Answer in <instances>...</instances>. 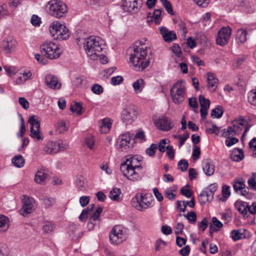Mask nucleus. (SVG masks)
<instances>
[{
	"instance_id": "1",
	"label": "nucleus",
	"mask_w": 256,
	"mask_h": 256,
	"mask_svg": "<svg viewBox=\"0 0 256 256\" xmlns=\"http://www.w3.org/2000/svg\"><path fill=\"white\" fill-rule=\"evenodd\" d=\"M152 58V52L149 47L132 48V52L130 54V60L138 70H142L149 66Z\"/></svg>"
},
{
	"instance_id": "2",
	"label": "nucleus",
	"mask_w": 256,
	"mask_h": 256,
	"mask_svg": "<svg viewBox=\"0 0 256 256\" xmlns=\"http://www.w3.org/2000/svg\"><path fill=\"white\" fill-rule=\"evenodd\" d=\"M140 161L137 156H128L126 160L121 164L120 171L129 180L135 182L141 178L139 174L135 170L136 169H142V166L138 164Z\"/></svg>"
},
{
	"instance_id": "3",
	"label": "nucleus",
	"mask_w": 256,
	"mask_h": 256,
	"mask_svg": "<svg viewBox=\"0 0 256 256\" xmlns=\"http://www.w3.org/2000/svg\"><path fill=\"white\" fill-rule=\"evenodd\" d=\"M42 54L50 60L56 59L60 57L62 51L58 46L50 41H46L40 46Z\"/></svg>"
},
{
	"instance_id": "4",
	"label": "nucleus",
	"mask_w": 256,
	"mask_h": 256,
	"mask_svg": "<svg viewBox=\"0 0 256 256\" xmlns=\"http://www.w3.org/2000/svg\"><path fill=\"white\" fill-rule=\"evenodd\" d=\"M50 32L54 39L66 40L70 36V32L66 26L58 21H55L50 26Z\"/></svg>"
},
{
	"instance_id": "5",
	"label": "nucleus",
	"mask_w": 256,
	"mask_h": 256,
	"mask_svg": "<svg viewBox=\"0 0 256 256\" xmlns=\"http://www.w3.org/2000/svg\"><path fill=\"white\" fill-rule=\"evenodd\" d=\"M83 44L85 51L88 56L98 55V53L102 52V50L98 38L94 36H90L84 39Z\"/></svg>"
},
{
	"instance_id": "6",
	"label": "nucleus",
	"mask_w": 256,
	"mask_h": 256,
	"mask_svg": "<svg viewBox=\"0 0 256 256\" xmlns=\"http://www.w3.org/2000/svg\"><path fill=\"white\" fill-rule=\"evenodd\" d=\"M50 14L56 18L64 16L68 12L66 4L60 0H51L48 3Z\"/></svg>"
},
{
	"instance_id": "7",
	"label": "nucleus",
	"mask_w": 256,
	"mask_h": 256,
	"mask_svg": "<svg viewBox=\"0 0 256 256\" xmlns=\"http://www.w3.org/2000/svg\"><path fill=\"white\" fill-rule=\"evenodd\" d=\"M171 98L175 104H179L184 100L185 89L182 81L179 80L172 85L170 90Z\"/></svg>"
},
{
	"instance_id": "8",
	"label": "nucleus",
	"mask_w": 256,
	"mask_h": 256,
	"mask_svg": "<svg viewBox=\"0 0 256 256\" xmlns=\"http://www.w3.org/2000/svg\"><path fill=\"white\" fill-rule=\"evenodd\" d=\"M109 237L112 244H118L126 240L128 238V234L124 230L122 226L116 225L112 228Z\"/></svg>"
},
{
	"instance_id": "9",
	"label": "nucleus",
	"mask_w": 256,
	"mask_h": 256,
	"mask_svg": "<svg viewBox=\"0 0 256 256\" xmlns=\"http://www.w3.org/2000/svg\"><path fill=\"white\" fill-rule=\"evenodd\" d=\"M132 206L140 211H144L151 207V202L147 200L146 195L138 193L131 200Z\"/></svg>"
},
{
	"instance_id": "10",
	"label": "nucleus",
	"mask_w": 256,
	"mask_h": 256,
	"mask_svg": "<svg viewBox=\"0 0 256 256\" xmlns=\"http://www.w3.org/2000/svg\"><path fill=\"white\" fill-rule=\"evenodd\" d=\"M36 118V116H32L28 120V122L30 124V136L36 140H40L44 136L40 131V122Z\"/></svg>"
},
{
	"instance_id": "11",
	"label": "nucleus",
	"mask_w": 256,
	"mask_h": 256,
	"mask_svg": "<svg viewBox=\"0 0 256 256\" xmlns=\"http://www.w3.org/2000/svg\"><path fill=\"white\" fill-rule=\"evenodd\" d=\"M232 34V30L229 26L222 28L218 32L216 38V44L224 46L228 42Z\"/></svg>"
},
{
	"instance_id": "12",
	"label": "nucleus",
	"mask_w": 256,
	"mask_h": 256,
	"mask_svg": "<svg viewBox=\"0 0 256 256\" xmlns=\"http://www.w3.org/2000/svg\"><path fill=\"white\" fill-rule=\"evenodd\" d=\"M142 4L141 0H123L122 6L125 11L136 14L139 11Z\"/></svg>"
},
{
	"instance_id": "13",
	"label": "nucleus",
	"mask_w": 256,
	"mask_h": 256,
	"mask_svg": "<svg viewBox=\"0 0 256 256\" xmlns=\"http://www.w3.org/2000/svg\"><path fill=\"white\" fill-rule=\"evenodd\" d=\"M137 112L132 107H128L124 109L122 114V120L126 124H130L136 118Z\"/></svg>"
},
{
	"instance_id": "14",
	"label": "nucleus",
	"mask_w": 256,
	"mask_h": 256,
	"mask_svg": "<svg viewBox=\"0 0 256 256\" xmlns=\"http://www.w3.org/2000/svg\"><path fill=\"white\" fill-rule=\"evenodd\" d=\"M33 199L27 196H24L22 200L23 206L20 210V212L24 216H26L29 214H30L33 210L34 204Z\"/></svg>"
},
{
	"instance_id": "15",
	"label": "nucleus",
	"mask_w": 256,
	"mask_h": 256,
	"mask_svg": "<svg viewBox=\"0 0 256 256\" xmlns=\"http://www.w3.org/2000/svg\"><path fill=\"white\" fill-rule=\"evenodd\" d=\"M132 138H133V134H130L129 132L122 134L119 136V148L121 150H126L130 146V141Z\"/></svg>"
},
{
	"instance_id": "16",
	"label": "nucleus",
	"mask_w": 256,
	"mask_h": 256,
	"mask_svg": "<svg viewBox=\"0 0 256 256\" xmlns=\"http://www.w3.org/2000/svg\"><path fill=\"white\" fill-rule=\"evenodd\" d=\"M45 84L50 88L58 90L61 88V83L58 78L52 74H48L45 77Z\"/></svg>"
},
{
	"instance_id": "17",
	"label": "nucleus",
	"mask_w": 256,
	"mask_h": 256,
	"mask_svg": "<svg viewBox=\"0 0 256 256\" xmlns=\"http://www.w3.org/2000/svg\"><path fill=\"white\" fill-rule=\"evenodd\" d=\"M160 31L164 40L167 42H172L176 39V34L174 31L169 30L164 26L160 27Z\"/></svg>"
},
{
	"instance_id": "18",
	"label": "nucleus",
	"mask_w": 256,
	"mask_h": 256,
	"mask_svg": "<svg viewBox=\"0 0 256 256\" xmlns=\"http://www.w3.org/2000/svg\"><path fill=\"white\" fill-rule=\"evenodd\" d=\"M154 124L159 130L163 131H168L172 128L170 120L166 118L155 122Z\"/></svg>"
},
{
	"instance_id": "19",
	"label": "nucleus",
	"mask_w": 256,
	"mask_h": 256,
	"mask_svg": "<svg viewBox=\"0 0 256 256\" xmlns=\"http://www.w3.org/2000/svg\"><path fill=\"white\" fill-rule=\"evenodd\" d=\"M2 50L6 53H10L16 47V42L12 38H7L2 41Z\"/></svg>"
},
{
	"instance_id": "20",
	"label": "nucleus",
	"mask_w": 256,
	"mask_h": 256,
	"mask_svg": "<svg viewBox=\"0 0 256 256\" xmlns=\"http://www.w3.org/2000/svg\"><path fill=\"white\" fill-rule=\"evenodd\" d=\"M218 80L216 76L212 72L208 73L207 86L211 92H214L217 88Z\"/></svg>"
},
{
	"instance_id": "21",
	"label": "nucleus",
	"mask_w": 256,
	"mask_h": 256,
	"mask_svg": "<svg viewBox=\"0 0 256 256\" xmlns=\"http://www.w3.org/2000/svg\"><path fill=\"white\" fill-rule=\"evenodd\" d=\"M202 170L206 176H211L214 174L215 166L212 160H206L202 162Z\"/></svg>"
},
{
	"instance_id": "22",
	"label": "nucleus",
	"mask_w": 256,
	"mask_h": 256,
	"mask_svg": "<svg viewBox=\"0 0 256 256\" xmlns=\"http://www.w3.org/2000/svg\"><path fill=\"white\" fill-rule=\"evenodd\" d=\"M57 142L49 141L45 145L44 151L48 154H54L58 152Z\"/></svg>"
},
{
	"instance_id": "23",
	"label": "nucleus",
	"mask_w": 256,
	"mask_h": 256,
	"mask_svg": "<svg viewBox=\"0 0 256 256\" xmlns=\"http://www.w3.org/2000/svg\"><path fill=\"white\" fill-rule=\"evenodd\" d=\"M102 212V209L101 207L99 206L96 208V210L92 214V215L90 217L89 220V222L88 224V227L90 228H92V226L96 224V222L98 223L100 221V214Z\"/></svg>"
},
{
	"instance_id": "24",
	"label": "nucleus",
	"mask_w": 256,
	"mask_h": 256,
	"mask_svg": "<svg viewBox=\"0 0 256 256\" xmlns=\"http://www.w3.org/2000/svg\"><path fill=\"white\" fill-rule=\"evenodd\" d=\"M109 198L113 201L120 202L122 200V190L120 188H114L110 192Z\"/></svg>"
},
{
	"instance_id": "25",
	"label": "nucleus",
	"mask_w": 256,
	"mask_h": 256,
	"mask_svg": "<svg viewBox=\"0 0 256 256\" xmlns=\"http://www.w3.org/2000/svg\"><path fill=\"white\" fill-rule=\"evenodd\" d=\"M162 10L160 9H156L155 10L151 16V13H148L147 16L148 18H150V20H148V22H150L151 21H154V22L156 24H160L161 21V13Z\"/></svg>"
},
{
	"instance_id": "26",
	"label": "nucleus",
	"mask_w": 256,
	"mask_h": 256,
	"mask_svg": "<svg viewBox=\"0 0 256 256\" xmlns=\"http://www.w3.org/2000/svg\"><path fill=\"white\" fill-rule=\"evenodd\" d=\"M112 124V122L111 120L108 118H104L100 126V132L102 134L108 133L111 128Z\"/></svg>"
},
{
	"instance_id": "27",
	"label": "nucleus",
	"mask_w": 256,
	"mask_h": 256,
	"mask_svg": "<svg viewBox=\"0 0 256 256\" xmlns=\"http://www.w3.org/2000/svg\"><path fill=\"white\" fill-rule=\"evenodd\" d=\"M48 175L45 170L40 169L38 170L35 178L34 180L38 184H43L48 178Z\"/></svg>"
},
{
	"instance_id": "28",
	"label": "nucleus",
	"mask_w": 256,
	"mask_h": 256,
	"mask_svg": "<svg viewBox=\"0 0 256 256\" xmlns=\"http://www.w3.org/2000/svg\"><path fill=\"white\" fill-rule=\"evenodd\" d=\"M247 32L243 29L238 30L236 36V40L237 43L244 44L247 40Z\"/></svg>"
},
{
	"instance_id": "29",
	"label": "nucleus",
	"mask_w": 256,
	"mask_h": 256,
	"mask_svg": "<svg viewBox=\"0 0 256 256\" xmlns=\"http://www.w3.org/2000/svg\"><path fill=\"white\" fill-rule=\"evenodd\" d=\"M32 78V73L30 72H24L20 74V76L16 80V84H22L28 80H31Z\"/></svg>"
},
{
	"instance_id": "30",
	"label": "nucleus",
	"mask_w": 256,
	"mask_h": 256,
	"mask_svg": "<svg viewBox=\"0 0 256 256\" xmlns=\"http://www.w3.org/2000/svg\"><path fill=\"white\" fill-rule=\"evenodd\" d=\"M244 158L242 150L238 148H235L232 152V160L234 162H240Z\"/></svg>"
},
{
	"instance_id": "31",
	"label": "nucleus",
	"mask_w": 256,
	"mask_h": 256,
	"mask_svg": "<svg viewBox=\"0 0 256 256\" xmlns=\"http://www.w3.org/2000/svg\"><path fill=\"white\" fill-rule=\"evenodd\" d=\"M144 85L145 82L142 79L140 78L136 80L132 84L134 92L136 94L141 92L144 87Z\"/></svg>"
},
{
	"instance_id": "32",
	"label": "nucleus",
	"mask_w": 256,
	"mask_h": 256,
	"mask_svg": "<svg viewBox=\"0 0 256 256\" xmlns=\"http://www.w3.org/2000/svg\"><path fill=\"white\" fill-rule=\"evenodd\" d=\"M76 185L79 190L84 192L86 189V180L82 176H80L76 180Z\"/></svg>"
},
{
	"instance_id": "33",
	"label": "nucleus",
	"mask_w": 256,
	"mask_h": 256,
	"mask_svg": "<svg viewBox=\"0 0 256 256\" xmlns=\"http://www.w3.org/2000/svg\"><path fill=\"white\" fill-rule=\"evenodd\" d=\"M246 123V120H245L242 116H240L238 118L232 122L233 127L238 131L242 130V128H240V126H245Z\"/></svg>"
},
{
	"instance_id": "34",
	"label": "nucleus",
	"mask_w": 256,
	"mask_h": 256,
	"mask_svg": "<svg viewBox=\"0 0 256 256\" xmlns=\"http://www.w3.org/2000/svg\"><path fill=\"white\" fill-rule=\"evenodd\" d=\"M213 198H210L209 194L204 189L203 190L198 196V201L201 204L211 201Z\"/></svg>"
},
{
	"instance_id": "35",
	"label": "nucleus",
	"mask_w": 256,
	"mask_h": 256,
	"mask_svg": "<svg viewBox=\"0 0 256 256\" xmlns=\"http://www.w3.org/2000/svg\"><path fill=\"white\" fill-rule=\"evenodd\" d=\"M12 163L16 167L22 168L24 164L25 160L22 156L17 155L12 158Z\"/></svg>"
},
{
	"instance_id": "36",
	"label": "nucleus",
	"mask_w": 256,
	"mask_h": 256,
	"mask_svg": "<svg viewBox=\"0 0 256 256\" xmlns=\"http://www.w3.org/2000/svg\"><path fill=\"white\" fill-rule=\"evenodd\" d=\"M224 113V110L222 106H218L217 108L213 109L212 110L210 115L212 118H220Z\"/></svg>"
},
{
	"instance_id": "37",
	"label": "nucleus",
	"mask_w": 256,
	"mask_h": 256,
	"mask_svg": "<svg viewBox=\"0 0 256 256\" xmlns=\"http://www.w3.org/2000/svg\"><path fill=\"white\" fill-rule=\"evenodd\" d=\"M70 110L74 112H76L78 116H80L82 114V105L79 102H74L71 104Z\"/></svg>"
},
{
	"instance_id": "38",
	"label": "nucleus",
	"mask_w": 256,
	"mask_h": 256,
	"mask_svg": "<svg viewBox=\"0 0 256 256\" xmlns=\"http://www.w3.org/2000/svg\"><path fill=\"white\" fill-rule=\"evenodd\" d=\"M248 208V204L246 202H242L240 204L238 208V210L242 214L245 218H248V215L247 212V208Z\"/></svg>"
},
{
	"instance_id": "39",
	"label": "nucleus",
	"mask_w": 256,
	"mask_h": 256,
	"mask_svg": "<svg viewBox=\"0 0 256 256\" xmlns=\"http://www.w3.org/2000/svg\"><path fill=\"white\" fill-rule=\"evenodd\" d=\"M199 102L200 108L208 109L210 104L209 99L205 98L203 95H200L199 96Z\"/></svg>"
},
{
	"instance_id": "40",
	"label": "nucleus",
	"mask_w": 256,
	"mask_h": 256,
	"mask_svg": "<svg viewBox=\"0 0 256 256\" xmlns=\"http://www.w3.org/2000/svg\"><path fill=\"white\" fill-rule=\"evenodd\" d=\"M8 218L4 216L0 215V231L6 230L8 227Z\"/></svg>"
},
{
	"instance_id": "41",
	"label": "nucleus",
	"mask_w": 256,
	"mask_h": 256,
	"mask_svg": "<svg viewBox=\"0 0 256 256\" xmlns=\"http://www.w3.org/2000/svg\"><path fill=\"white\" fill-rule=\"evenodd\" d=\"M160 2L162 3L163 6L164 7L166 10L167 11L168 13L174 15V12L172 10V4L168 0H160Z\"/></svg>"
},
{
	"instance_id": "42",
	"label": "nucleus",
	"mask_w": 256,
	"mask_h": 256,
	"mask_svg": "<svg viewBox=\"0 0 256 256\" xmlns=\"http://www.w3.org/2000/svg\"><path fill=\"white\" fill-rule=\"evenodd\" d=\"M184 216L186 217L188 222L192 224H195L196 222V214L194 211H192L187 214H184Z\"/></svg>"
},
{
	"instance_id": "43",
	"label": "nucleus",
	"mask_w": 256,
	"mask_h": 256,
	"mask_svg": "<svg viewBox=\"0 0 256 256\" xmlns=\"http://www.w3.org/2000/svg\"><path fill=\"white\" fill-rule=\"evenodd\" d=\"M54 225L52 224L50 222H47L44 224L42 229L44 234H47L51 232L54 230Z\"/></svg>"
},
{
	"instance_id": "44",
	"label": "nucleus",
	"mask_w": 256,
	"mask_h": 256,
	"mask_svg": "<svg viewBox=\"0 0 256 256\" xmlns=\"http://www.w3.org/2000/svg\"><path fill=\"white\" fill-rule=\"evenodd\" d=\"M230 187L226 185L222 186V194L224 198H220V200L225 201L230 196Z\"/></svg>"
},
{
	"instance_id": "45",
	"label": "nucleus",
	"mask_w": 256,
	"mask_h": 256,
	"mask_svg": "<svg viewBox=\"0 0 256 256\" xmlns=\"http://www.w3.org/2000/svg\"><path fill=\"white\" fill-rule=\"evenodd\" d=\"M10 252V250L7 245L4 243L0 244V256H7Z\"/></svg>"
},
{
	"instance_id": "46",
	"label": "nucleus",
	"mask_w": 256,
	"mask_h": 256,
	"mask_svg": "<svg viewBox=\"0 0 256 256\" xmlns=\"http://www.w3.org/2000/svg\"><path fill=\"white\" fill-rule=\"evenodd\" d=\"M57 144L58 147V152L60 151H64L70 148V145L68 142L63 141L62 140H58L57 141Z\"/></svg>"
},
{
	"instance_id": "47",
	"label": "nucleus",
	"mask_w": 256,
	"mask_h": 256,
	"mask_svg": "<svg viewBox=\"0 0 256 256\" xmlns=\"http://www.w3.org/2000/svg\"><path fill=\"white\" fill-rule=\"evenodd\" d=\"M189 164L188 162L184 159L181 160L178 162V168L182 172H185L187 170Z\"/></svg>"
},
{
	"instance_id": "48",
	"label": "nucleus",
	"mask_w": 256,
	"mask_h": 256,
	"mask_svg": "<svg viewBox=\"0 0 256 256\" xmlns=\"http://www.w3.org/2000/svg\"><path fill=\"white\" fill-rule=\"evenodd\" d=\"M218 188L217 184H210L208 188H206L204 190L208 192L210 198H213L214 194L216 190Z\"/></svg>"
},
{
	"instance_id": "49",
	"label": "nucleus",
	"mask_w": 256,
	"mask_h": 256,
	"mask_svg": "<svg viewBox=\"0 0 256 256\" xmlns=\"http://www.w3.org/2000/svg\"><path fill=\"white\" fill-rule=\"evenodd\" d=\"M85 144L91 150L94 149L95 142L92 136H89L86 138Z\"/></svg>"
},
{
	"instance_id": "50",
	"label": "nucleus",
	"mask_w": 256,
	"mask_h": 256,
	"mask_svg": "<svg viewBox=\"0 0 256 256\" xmlns=\"http://www.w3.org/2000/svg\"><path fill=\"white\" fill-rule=\"evenodd\" d=\"M158 148V145L155 144H152L150 146L146 148V154L150 156H154L156 154V151Z\"/></svg>"
},
{
	"instance_id": "51",
	"label": "nucleus",
	"mask_w": 256,
	"mask_h": 256,
	"mask_svg": "<svg viewBox=\"0 0 256 256\" xmlns=\"http://www.w3.org/2000/svg\"><path fill=\"white\" fill-rule=\"evenodd\" d=\"M56 128L58 130H59L60 133L66 132L68 129L66 126V122L64 120H60L58 122Z\"/></svg>"
},
{
	"instance_id": "52",
	"label": "nucleus",
	"mask_w": 256,
	"mask_h": 256,
	"mask_svg": "<svg viewBox=\"0 0 256 256\" xmlns=\"http://www.w3.org/2000/svg\"><path fill=\"white\" fill-rule=\"evenodd\" d=\"M206 130L208 134H214L218 135L220 132V129L216 124H212V127L207 128Z\"/></svg>"
},
{
	"instance_id": "53",
	"label": "nucleus",
	"mask_w": 256,
	"mask_h": 256,
	"mask_svg": "<svg viewBox=\"0 0 256 256\" xmlns=\"http://www.w3.org/2000/svg\"><path fill=\"white\" fill-rule=\"evenodd\" d=\"M92 91L95 94H100L103 92V88L101 85L94 84L92 87Z\"/></svg>"
},
{
	"instance_id": "54",
	"label": "nucleus",
	"mask_w": 256,
	"mask_h": 256,
	"mask_svg": "<svg viewBox=\"0 0 256 256\" xmlns=\"http://www.w3.org/2000/svg\"><path fill=\"white\" fill-rule=\"evenodd\" d=\"M246 184L243 182H236L233 184V188L234 190L238 192L242 188H245Z\"/></svg>"
},
{
	"instance_id": "55",
	"label": "nucleus",
	"mask_w": 256,
	"mask_h": 256,
	"mask_svg": "<svg viewBox=\"0 0 256 256\" xmlns=\"http://www.w3.org/2000/svg\"><path fill=\"white\" fill-rule=\"evenodd\" d=\"M238 142V139L236 138L228 136L226 140V146L230 147L237 143Z\"/></svg>"
},
{
	"instance_id": "56",
	"label": "nucleus",
	"mask_w": 256,
	"mask_h": 256,
	"mask_svg": "<svg viewBox=\"0 0 256 256\" xmlns=\"http://www.w3.org/2000/svg\"><path fill=\"white\" fill-rule=\"evenodd\" d=\"M200 148L197 146H194L193 148V152L192 154L194 160H198L200 157Z\"/></svg>"
},
{
	"instance_id": "57",
	"label": "nucleus",
	"mask_w": 256,
	"mask_h": 256,
	"mask_svg": "<svg viewBox=\"0 0 256 256\" xmlns=\"http://www.w3.org/2000/svg\"><path fill=\"white\" fill-rule=\"evenodd\" d=\"M210 224L214 226V228L218 229V230H220V228L223 226L222 223L220 221L218 220L216 217H213L212 218V222H210Z\"/></svg>"
},
{
	"instance_id": "58",
	"label": "nucleus",
	"mask_w": 256,
	"mask_h": 256,
	"mask_svg": "<svg viewBox=\"0 0 256 256\" xmlns=\"http://www.w3.org/2000/svg\"><path fill=\"white\" fill-rule=\"evenodd\" d=\"M166 155L170 160H173L174 158V150L172 146L168 145L166 146Z\"/></svg>"
},
{
	"instance_id": "59",
	"label": "nucleus",
	"mask_w": 256,
	"mask_h": 256,
	"mask_svg": "<svg viewBox=\"0 0 256 256\" xmlns=\"http://www.w3.org/2000/svg\"><path fill=\"white\" fill-rule=\"evenodd\" d=\"M30 22L34 26H38L41 24L40 18H39L37 15L34 14L32 16Z\"/></svg>"
},
{
	"instance_id": "60",
	"label": "nucleus",
	"mask_w": 256,
	"mask_h": 256,
	"mask_svg": "<svg viewBox=\"0 0 256 256\" xmlns=\"http://www.w3.org/2000/svg\"><path fill=\"white\" fill-rule=\"evenodd\" d=\"M243 236V234L240 232V230H234L232 232V237L234 240H238L241 239Z\"/></svg>"
},
{
	"instance_id": "61",
	"label": "nucleus",
	"mask_w": 256,
	"mask_h": 256,
	"mask_svg": "<svg viewBox=\"0 0 256 256\" xmlns=\"http://www.w3.org/2000/svg\"><path fill=\"white\" fill-rule=\"evenodd\" d=\"M18 102L24 109L27 110L29 108V102L23 97H20Z\"/></svg>"
},
{
	"instance_id": "62",
	"label": "nucleus",
	"mask_w": 256,
	"mask_h": 256,
	"mask_svg": "<svg viewBox=\"0 0 256 256\" xmlns=\"http://www.w3.org/2000/svg\"><path fill=\"white\" fill-rule=\"evenodd\" d=\"M44 204L47 208H50L53 206L55 203V200L50 197H46L43 199Z\"/></svg>"
},
{
	"instance_id": "63",
	"label": "nucleus",
	"mask_w": 256,
	"mask_h": 256,
	"mask_svg": "<svg viewBox=\"0 0 256 256\" xmlns=\"http://www.w3.org/2000/svg\"><path fill=\"white\" fill-rule=\"evenodd\" d=\"M208 226V221L206 218H204L198 224V228L201 229L202 232H204Z\"/></svg>"
},
{
	"instance_id": "64",
	"label": "nucleus",
	"mask_w": 256,
	"mask_h": 256,
	"mask_svg": "<svg viewBox=\"0 0 256 256\" xmlns=\"http://www.w3.org/2000/svg\"><path fill=\"white\" fill-rule=\"evenodd\" d=\"M248 102L252 105L256 106V91L251 92L248 97Z\"/></svg>"
}]
</instances>
